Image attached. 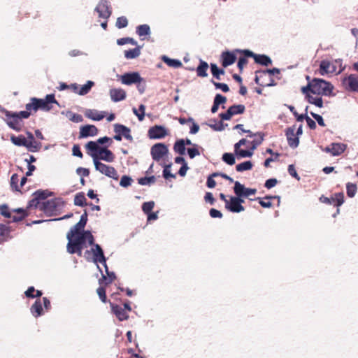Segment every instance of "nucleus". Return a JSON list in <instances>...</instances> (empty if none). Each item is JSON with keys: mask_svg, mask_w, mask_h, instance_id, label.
<instances>
[{"mask_svg": "<svg viewBox=\"0 0 358 358\" xmlns=\"http://www.w3.org/2000/svg\"><path fill=\"white\" fill-rule=\"evenodd\" d=\"M83 227L78 225V222L75 224L68 232L66 238L68 243L66 245L67 252L69 254H77L78 256H82V251L84 248H86V242L88 244H92L94 237L90 231H83Z\"/></svg>", "mask_w": 358, "mask_h": 358, "instance_id": "1", "label": "nucleus"}, {"mask_svg": "<svg viewBox=\"0 0 358 358\" xmlns=\"http://www.w3.org/2000/svg\"><path fill=\"white\" fill-rule=\"evenodd\" d=\"M88 155L93 159V156H96L97 160L105 161L106 162H113L115 159L113 153L106 147L97 145L96 143L88 142L85 145Z\"/></svg>", "mask_w": 358, "mask_h": 358, "instance_id": "2", "label": "nucleus"}, {"mask_svg": "<svg viewBox=\"0 0 358 358\" xmlns=\"http://www.w3.org/2000/svg\"><path fill=\"white\" fill-rule=\"evenodd\" d=\"M50 103L58 104L55 95L52 94L46 95L45 99L31 98L30 103H27L25 107L27 110H33L37 111L40 109L44 111H49L52 109Z\"/></svg>", "mask_w": 358, "mask_h": 358, "instance_id": "3", "label": "nucleus"}, {"mask_svg": "<svg viewBox=\"0 0 358 358\" xmlns=\"http://www.w3.org/2000/svg\"><path fill=\"white\" fill-rule=\"evenodd\" d=\"M334 89L333 85L320 78L312 80V94L317 95L330 96Z\"/></svg>", "mask_w": 358, "mask_h": 358, "instance_id": "4", "label": "nucleus"}, {"mask_svg": "<svg viewBox=\"0 0 358 358\" xmlns=\"http://www.w3.org/2000/svg\"><path fill=\"white\" fill-rule=\"evenodd\" d=\"M92 245V248L90 250H87L85 253V256L87 259L89 260L88 255L90 254L92 255V261L97 265V267L99 268L98 263L101 264L104 267H106V259L104 256L103 251L101 246L99 244H89Z\"/></svg>", "mask_w": 358, "mask_h": 358, "instance_id": "5", "label": "nucleus"}, {"mask_svg": "<svg viewBox=\"0 0 358 358\" xmlns=\"http://www.w3.org/2000/svg\"><path fill=\"white\" fill-rule=\"evenodd\" d=\"M64 201L61 198H55L41 203L40 210L50 215H53L56 211L63 208Z\"/></svg>", "mask_w": 358, "mask_h": 358, "instance_id": "6", "label": "nucleus"}, {"mask_svg": "<svg viewBox=\"0 0 358 358\" xmlns=\"http://www.w3.org/2000/svg\"><path fill=\"white\" fill-rule=\"evenodd\" d=\"M93 163L96 171L108 178H113L114 180L118 179L117 172L114 167L99 162L96 156H93Z\"/></svg>", "mask_w": 358, "mask_h": 358, "instance_id": "7", "label": "nucleus"}, {"mask_svg": "<svg viewBox=\"0 0 358 358\" xmlns=\"http://www.w3.org/2000/svg\"><path fill=\"white\" fill-rule=\"evenodd\" d=\"M94 10L98 13V17L103 20H108L112 13L110 4L108 0H100Z\"/></svg>", "mask_w": 358, "mask_h": 358, "instance_id": "8", "label": "nucleus"}, {"mask_svg": "<svg viewBox=\"0 0 358 358\" xmlns=\"http://www.w3.org/2000/svg\"><path fill=\"white\" fill-rule=\"evenodd\" d=\"M245 106L243 104H234L230 106L225 113H222L219 117L222 120H229L234 115L243 114Z\"/></svg>", "mask_w": 358, "mask_h": 358, "instance_id": "9", "label": "nucleus"}, {"mask_svg": "<svg viewBox=\"0 0 358 358\" xmlns=\"http://www.w3.org/2000/svg\"><path fill=\"white\" fill-rule=\"evenodd\" d=\"M347 148V145L341 143H331L329 145L322 148L321 150L327 153H331L332 156H339L343 153Z\"/></svg>", "mask_w": 358, "mask_h": 358, "instance_id": "10", "label": "nucleus"}, {"mask_svg": "<svg viewBox=\"0 0 358 358\" xmlns=\"http://www.w3.org/2000/svg\"><path fill=\"white\" fill-rule=\"evenodd\" d=\"M121 83L126 85H131L141 83L143 79L138 72L126 73L120 76Z\"/></svg>", "mask_w": 358, "mask_h": 358, "instance_id": "11", "label": "nucleus"}, {"mask_svg": "<svg viewBox=\"0 0 358 358\" xmlns=\"http://www.w3.org/2000/svg\"><path fill=\"white\" fill-rule=\"evenodd\" d=\"M6 122L9 127L17 131L21 130V120L19 118V115H17V113H12L9 111H6Z\"/></svg>", "mask_w": 358, "mask_h": 358, "instance_id": "12", "label": "nucleus"}, {"mask_svg": "<svg viewBox=\"0 0 358 358\" xmlns=\"http://www.w3.org/2000/svg\"><path fill=\"white\" fill-rule=\"evenodd\" d=\"M243 200L238 197L231 196L230 201L227 202L225 208L233 213H240L244 210V207L241 205Z\"/></svg>", "mask_w": 358, "mask_h": 358, "instance_id": "13", "label": "nucleus"}, {"mask_svg": "<svg viewBox=\"0 0 358 358\" xmlns=\"http://www.w3.org/2000/svg\"><path fill=\"white\" fill-rule=\"evenodd\" d=\"M343 84L345 85V90L351 92H358V76L350 74L343 78Z\"/></svg>", "mask_w": 358, "mask_h": 358, "instance_id": "14", "label": "nucleus"}, {"mask_svg": "<svg viewBox=\"0 0 358 358\" xmlns=\"http://www.w3.org/2000/svg\"><path fill=\"white\" fill-rule=\"evenodd\" d=\"M295 126L288 127L286 129L285 135L287 139V143L292 148H296L299 146V136L295 134Z\"/></svg>", "mask_w": 358, "mask_h": 358, "instance_id": "15", "label": "nucleus"}, {"mask_svg": "<svg viewBox=\"0 0 358 358\" xmlns=\"http://www.w3.org/2000/svg\"><path fill=\"white\" fill-rule=\"evenodd\" d=\"M109 95L113 102H119L126 99L127 93L122 88H112L109 90Z\"/></svg>", "mask_w": 358, "mask_h": 358, "instance_id": "16", "label": "nucleus"}, {"mask_svg": "<svg viewBox=\"0 0 358 358\" xmlns=\"http://www.w3.org/2000/svg\"><path fill=\"white\" fill-rule=\"evenodd\" d=\"M98 134V129L94 125H85L80 129V138L95 136Z\"/></svg>", "mask_w": 358, "mask_h": 358, "instance_id": "17", "label": "nucleus"}, {"mask_svg": "<svg viewBox=\"0 0 358 358\" xmlns=\"http://www.w3.org/2000/svg\"><path fill=\"white\" fill-rule=\"evenodd\" d=\"M85 115L92 120L100 121L105 117L106 112L99 111L95 109H87L85 112Z\"/></svg>", "mask_w": 358, "mask_h": 358, "instance_id": "18", "label": "nucleus"}, {"mask_svg": "<svg viewBox=\"0 0 358 358\" xmlns=\"http://www.w3.org/2000/svg\"><path fill=\"white\" fill-rule=\"evenodd\" d=\"M10 227L0 224V243H3L12 239Z\"/></svg>", "mask_w": 358, "mask_h": 358, "instance_id": "19", "label": "nucleus"}, {"mask_svg": "<svg viewBox=\"0 0 358 358\" xmlns=\"http://www.w3.org/2000/svg\"><path fill=\"white\" fill-rule=\"evenodd\" d=\"M222 65L224 67H227L233 64L236 60V56L233 52L229 51L223 52L222 54Z\"/></svg>", "mask_w": 358, "mask_h": 358, "instance_id": "20", "label": "nucleus"}, {"mask_svg": "<svg viewBox=\"0 0 358 358\" xmlns=\"http://www.w3.org/2000/svg\"><path fill=\"white\" fill-rule=\"evenodd\" d=\"M110 305L113 313L116 315L119 320L123 321L127 320L129 317L128 312L118 305H114L112 303Z\"/></svg>", "mask_w": 358, "mask_h": 358, "instance_id": "21", "label": "nucleus"}, {"mask_svg": "<svg viewBox=\"0 0 358 358\" xmlns=\"http://www.w3.org/2000/svg\"><path fill=\"white\" fill-rule=\"evenodd\" d=\"M335 71V67L328 60H322L320 64L319 72L320 75L324 76L329 73H333Z\"/></svg>", "mask_w": 358, "mask_h": 358, "instance_id": "22", "label": "nucleus"}, {"mask_svg": "<svg viewBox=\"0 0 358 358\" xmlns=\"http://www.w3.org/2000/svg\"><path fill=\"white\" fill-rule=\"evenodd\" d=\"M30 311L34 317H38L44 314V310L41 299H38L34 302L30 308Z\"/></svg>", "mask_w": 358, "mask_h": 358, "instance_id": "23", "label": "nucleus"}, {"mask_svg": "<svg viewBox=\"0 0 358 358\" xmlns=\"http://www.w3.org/2000/svg\"><path fill=\"white\" fill-rule=\"evenodd\" d=\"M114 131L116 134L123 136L125 138L131 140L132 138L130 134V129L122 124H116L114 125Z\"/></svg>", "mask_w": 358, "mask_h": 358, "instance_id": "24", "label": "nucleus"}, {"mask_svg": "<svg viewBox=\"0 0 358 358\" xmlns=\"http://www.w3.org/2000/svg\"><path fill=\"white\" fill-rule=\"evenodd\" d=\"M162 60L166 63L169 67L174 69H178L182 66V64L180 60L176 59H171L166 55L161 57Z\"/></svg>", "mask_w": 358, "mask_h": 358, "instance_id": "25", "label": "nucleus"}, {"mask_svg": "<svg viewBox=\"0 0 358 358\" xmlns=\"http://www.w3.org/2000/svg\"><path fill=\"white\" fill-rule=\"evenodd\" d=\"M254 60L257 64H261V65L265 66H268V65L272 64L271 59L266 55L257 54Z\"/></svg>", "mask_w": 358, "mask_h": 358, "instance_id": "26", "label": "nucleus"}, {"mask_svg": "<svg viewBox=\"0 0 358 358\" xmlns=\"http://www.w3.org/2000/svg\"><path fill=\"white\" fill-rule=\"evenodd\" d=\"M208 64L206 62L200 60L199 65L196 68V73L199 77L205 78L208 76L207 70Z\"/></svg>", "mask_w": 358, "mask_h": 358, "instance_id": "27", "label": "nucleus"}, {"mask_svg": "<svg viewBox=\"0 0 358 358\" xmlns=\"http://www.w3.org/2000/svg\"><path fill=\"white\" fill-rule=\"evenodd\" d=\"M62 115H65L69 120L73 122L79 123L83 122V118L81 115L73 113L71 110L62 111Z\"/></svg>", "mask_w": 358, "mask_h": 358, "instance_id": "28", "label": "nucleus"}, {"mask_svg": "<svg viewBox=\"0 0 358 358\" xmlns=\"http://www.w3.org/2000/svg\"><path fill=\"white\" fill-rule=\"evenodd\" d=\"M173 150L176 153H178L180 155H183L185 153V139H179L176 141Z\"/></svg>", "mask_w": 358, "mask_h": 358, "instance_id": "29", "label": "nucleus"}, {"mask_svg": "<svg viewBox=\"0 0 358 358\" xmlns=\"http://www.w3.org/2000/svg\"><path fill=\"white\" fill-rule=\"evenodd\" d=\"M141 54V47L138 46L134 49L124 51V57L127 59H132L138 57Z\"/></svg>", "mask_w": 358, "mask_h": 358, "instance_id": "30", "label": "nucleus"}, {"mask_svg": "<svg viewBox=\"0 0 358 358\" xmlns=\"http://www.w3.org/2000/svg\"><path fill=\"white\" fill-rule=\"evenodd\" d=\"M11 142L17 146H24L26 148L27 139L22 135H20L17 136H12L10 137Z\"/></svg>", "mask_w": 358, "mask_h": 358, "instance_id": "31", "label": "nucleus"}, {"mask_svg": "<svg viewBox=\"0 0 358 358\" xmlns=\"http://www.w3.org/2000/svg\"><path fill=\"white\" fill-rule=\"evenodd\" d=\"M306 100L308 103L313 104L319 108L323 107L322 99L320 96H313L310 94H306Z\"/></svg>", "mask_w": 358, "mask_h": 358, "instance_id": "32", "label": "nucleus"}, {"mask_svg": "<svg viewBox=\"0 0 358 358\" xmlns=\"http://www.w3.org/2000/svg\"><path fill=\"white\" fill-rule=\"evenodd\" d=\"M136 34L139 37H145L150 34V29L148 24L139 25L136 27Z\"/></svg>", "mask_w": 358, "mask_h": 358, "instance_id": "33", "label": "nucleus"}, {"mask_svg": "<svg viewBox=\"0 0 358 358\" xmlns=\"http://www.w3.org/2000/svg\"><path fill=\"white\" fill-rule=\"evenodd\" d=\"M41 148V143L35 141H27L26 148L32 152H38Z\"/></svg>", "mask_w": 358, "mask_h": 358, "instance_id": "34", "label": "nucleus"}, {"mask_svg": "<svg viewBox=\"0 0 358 358\" xmlns=\"http://www.w3.org/2000/svg\"><path fill=\"white\" fill-rule=\"evenodd\" d=\"M94 85V83L91 80H88L85 85L80 87L78 95L84 96L90 92L92 87Z\"/></svg>", "mask_w": 358, "mask_h": 358, "instance_id": "35", "label": "nucleus"}, {"mask_svg": "<svg viewBox=\"0 0 358 358\" xmlns=\"http://www.w3.org/2000/svg\"><path fill=\"white\" fill-rule=\"evenodd\" d=\"M106 270V273L108 275V277L105 276L103 274L102 275L103 277L101 279H99V284H102L103 282H105V284H109L115 278V275L113 272H109L108 266L104 267Z\"/></svg>", "mask_w": 358, "mask_h": 358, "instance_id": "36", "label": "nucleus"}, {"mask_svg": "<svg viewBox=\"0 0 358 358\" xmlns=\"http://www.w3.org/2000/svg\"><path fill=\"white\" fill-rule=\"evenodd\" d=\"M253 165L250 161H245L238 164L236 166V170L238 172H243L252 169Z\"/></svg>", "mask_w": 358, "mask_h": 358, "instance_id": "37", "label": "nucleus"}, {"mask_svg": "<svg viewBox=\"0 0 358 358\" xmlns=\"http://www.w3.org/2000/svg\"><path fill=\"white\" fill-rule=\"evenodd\" d=\"M171 166H172L171 163H170L169 164L164 165L163 177L166 180H168L169 178H176V174L172 173L171 172Z\"/></svg>", "mask_w": 358, "mask_h": 358, "instance_id": "38", "label": "nucleus"}, {"mask_svg": "<svg viewBox=\"0 0 358 358\" xmlns=\"http://www.w3.org/2000/svg\"><path fill=\"white\" fill-rule=\"evenodd\" d=\"M245 186L242 185L238 181L234 182V193L238 198L243 196V194L245 193Z\"/></svg>", "mask_w": 358, "mask_h": 358, "instance_id": "39", "label": "nucleus"}, {"mask_svg": "<svg viewBox=\"0 0 358 358\" xmlns=\"http://www.w3.org/2000/svg\"><path fill=\"white\" fill-rule=\"evenodd\" d=\"M86 198L84 193L80 192L77 194L74 198V204L78 206H84L86 205Z\"/></svg>", "mask_w": 358, "mask_h": 358, "instance_id": "40", "label": "nucleus"}, {"mask_svg": "<svg viewBox=\"0 0 358 358\" xmlns=\"http://www.w3.org/2000/svg\"><path fill=\"white\" fill-rule=\"evenodd\" d=\"M222 159L228 165H234L236 162V159L232 153L225 152L222 155Z\"/></svg>", "mask_w": 358, "mask_h": 358, "instance_id": "41", "label": "nucleus"}, {"mask_svg": "<svg viewBox=\"0 0 358 358\" xmlns=\"http://www.w3.org/2000/svg\"><path fill=\"white\" fill-rule=\"evenodd\" d=\"M208 126L215 131H222L227 126V124H224L222 121L217 122L215 120H213V123L208 124Z\"/></svg>", "mask_w": 358, "mask_h": 358, "instance_id": "42", "label": "nucleus"}, {"mask_svg": "<svg viewBox=\"0 0 358 358\" xmlns=\"http://www.w3.org/2000/svg\"><path fill=\"white\" fill-rule=\"evenodd\" d=\"M53 194L52 192H49L48 190H38L34 193V196L36 198L40 201V200H44L47 197L50 196Z\"/></svg>", "mask_w": 358, "mask_h": 358, "instance_id": "43", "label": "nucleus"}, {"mask_svg": "<svg viewBox=\"0 0 358 358\" xmlns=\"http://www.w3.org/2000/svg\"><path fill=\"white\" fill-rule=\"evenodd\" d=\"M210 69L213 77H215L217 80L220 79V75L224 73V69H219L215 64H210Z\"/></svg>", "mask_w": 358, "mask_h": 358, "instance_id": "44", "label": "nucleus"}, {"mask_svg": "<svg viewBox=\"0 0 358 358\" xmlns=\"http://www.w3.org/2000/svg\"><path fill=\"white\" fill-rule=\"evenodd\" d=\"M280 71L278 68H273L271 69H266L264 71H257V73L261 74V77H266L267 74L273 76L280 73Z\"/></svg>", "mask_w": 358, "mask_h": 358, "instance_id": "45", "label": "nucleus"}, {"mask_svg": "<svg viewBox=\"0 0 358 358\" xmlns=\"http://www.w3.org/2000/svg\"><path fill=\"white\" fill-rule=\"evenodd\" d=\"M347 194L349 197L352 198L355 196L357 187L355 184L348 182L346 185Z\"/></svg>", "mask_w": 358, "mask_h": 358, "instance_id": "46", "label": "nucleus"}, {"mask_svg": "<svg viewBox=\"0 0 358 358\" xmlns=\"http://www.w3.org/2000/svg\"><path fill=\"white\" fill-rule=\"evenodd\" d=\"M127 43H130L133 45H137L136 41H135L133 38L125 37L117 40V44L119 45H123Z\"/></svg>", "mask_w": 358, "mask_h": 358, "instance_id": "47", "label": "nucleus"}, {"mask_svg": "<svg viewBox=\"0 0 358 358\" xmlns=\"http://www.w3.org/2000/svg\"><path fill=\"white\" fill-rule=\"evenodd\" d=\"M155 182V176L143 177L138 179V183L141 185H150Z\"/></svg>", "mask_w": 358, "mask_h": 358, "instance_id": "48", "label": "nucleus"}, {"mask_svg": "<svg viewBox=\"0 0 358 358\" xmlns=\"http://www.w3.org/2000/svg\"><path fill=\"white\" fill-rule=\"evenodd\" d=\"M238 158L251 157L253 155V152L251 150H241L235 152Z\"/></svg>", "mask_w": 358, "mask_h": 358, "instance_id": "49", "label": "nucleus"}, {"mask_svg": "<svg viewBox=\"0 0 358 358\" xmlns=\"http://www.w3.org/2000/svg\"><path fill=\"white\" fill-rule=\"evenodd\" d=\"M169 152L168 147L162 143H158V159Z\"/></svg>", "mask_w": 358, "mask_h": 358, "instance_id": "50", "label": "nucleus"}, {"mask_svg": "<svg viewBox=\"0 0 358 358\" xmlns=\"http://www.w3.org/2000/svg\"><path fill=\"white\" fill-rule=\"evenodd\" d=\"M198 145L193 144L192 148H187V154L190 159L194 158L196 156L200 155V152L198 150Z\"/></svg>", "mask_w": 358, "mask_h": 358, "instance_id": "51", "label": "nucleus"}, {"mask_svg": "<svg viewBox=\"0 0 358 358\" xmlns=\"http://www.w3.org/2000/svg\"><path fill=\"white\" fill-rule=\"evenodd\" d=\"M334 204L336 206H341L344 203V194L343 193H337L335 194V197L332 198Z\"/></svg>", "mask_w": 358, "mask_h": 358, "instance_id": "52", "label": "nucleus"}, {"mask_svg": "<svg viewBox=\"0 0 358 358\" xmlns=\"http://www.w3.org/2000/svg\"><path fill=\"white\" fill-rule=\"evenodd\" d=\"M127 25H128V20H127V17H124V16H121V17H117V21H116V23H115V26H116L118 29H122V28H124V27H126Z\"/></svg>", "mask_w": 358, "mask_h": 358, "instance_id": "53", "label": "nucleus"}, {"mask_svg": "<svg viewBox=\"0 0 358 358\" xmlns=\"http://www.w3.org/2000/svg\"><path fill=\"white\" fill-rule=\"evenodd\" d=\"M219 175V173L218 172H216V173H212L211 175H210L208 178H207V181H206V185L208 188H214L216 185V182L215 180L213 179L214 177H216V176H218Z\"/></svg>", "mask_w": 358, "mask_h": 358, "instance_id": "54", "label": "nucleus"}, {"mask_svg": "<svg viewBox=\"0 0 358 358\" xmlns=\"http://www.w3.org/2000/svg\"><path fill=\"white\" fill-rule=\"evenodd\" d=\"M258 136H259V138L255 139L251 143L252 147H251L250 150H252V152H254V150L257 148V147L258 145H259L264 141V134L262 133L259 132Z\"/></svg>", "mask_w": 358, "mask_h": 358, "instance_id": "55", "label": "nucleus"}, {"mask_svg": "<svg viewBox=\"0 0 358 358\" xmlns=\"http://www.w3.org/2000/svg\"><path fill=\"white\" fill-rule=\"evenodd\" d=\"M155 206L154 201L145 202L142 206L143 211L147 215L152 210Z\"/></svg>", "mask_w": 358, "mask_h": 358, "instance_id": "56", "label": "nucleus"}, {"mask_svg": "<svg viewBox=\"0 0 358 358\" xmlns=\"http://www.w3.org/2000/svg\"><path fill=\"white\" fill-rule=\"evenodd\" d=\"M132 179L131 177L127 176H123L121 178L120 185L123 187H127L131 185Z\"/></svg>", "mask_w": 358, "mask_h": 358, "instance_id": "57", "label": "nucleus"}, {"mask_svg": "<svg viewBox=\"0 0 358 358\" xmlns=\"http://www.w3.org/2000/svg\"><path fill=\"white\" fill-rule=\"evenodd\" d=\"M18 180L19 178L17 174L15 173L11 176L10 186L16 191H20V187L17 185Z\"/></svg>", "mask_w": 358, "mask_h": 358, "instance_id": "58", "label": "nucleus"}, {"mask_svg": "<svg viewBox=\"0 0 358 358\" xmlns=\"http://www.w3.org/2000/svg\"><path fill=\"white\" fill-rule=\"evenodd\" d=\"M212 83L214 85L216 89H220L224 92H227L229 91V86L225 83H216L214 80H211Z\"/></svg>", "mask_w": 358, "mask_h": 358, "instance_id": "59", "label": "nucleus"}, {"mask_svg": "<svg viewBox=\"0 0 358 358\" xmlns=\"http://www.w3.org/2000/svg\"><path fill=\"white\" fill-rule=\"evenodd\" d=\"M289 110L292 113V114L296 117V120L299 122H301L304 120V114L299 115L296 110H295V108L293 106H287Z\"/></svg>", "mask_w": 358, "mask_h": 358, "instance_id": "60", "label": "nucleus"}, {"mask_svg": "<svg viewBox=\"0 0 358 358\" xmlns=\"http://www.w3.org/2000/svg\"><path fill=\"white\" fill-rule=\"evenodd\" d=\"M226 101H227V98L220 94H217L215 95V96L214 98V101H213V102H215L218 106L225 103Z\"/></svg>", "mask_w": 358, "mask_h": 358, "instance_id": "61", "label": "nucleus"}, {"mask_svg": "<svg viewBox=\"0 0 358 358\" xmlns=\"http://www.w3.org/2000/svg\"><path fill=\"white\" fill-rule=\"evenodd\" d=\"M96 292H97V294L99 295L100 299L101 300V301L105 303L106 301V289H105V288L103 287H102V286H100L96 289Z\"/></svg>", "mask_w": 358, "mask_h": 358, "instance_id": "62", "label": "nucleus"}, {"mask_svg": "<svg viewBox=\"0 0 358 358\" xmlns=\"http://www.w3.org/2000/svg\"><path fill=\"white\" fill-rule=\"evenodd\" d=\"M0 213L5 217H11V213L6 205H2L0 206Z\"/></svg>", "mask_w": 358, "mask_h": 358, "instance_id": "63", "label": "nucleus"}, {"mask_svg": "<svg viewBox=\"0 0 358 358\" xmlns=\"http://www.w3.org/2000/svg\"><path fill=\"white\" fill-rule=\"evenodd\" d=\"M288 173L290 176L296 178L297 180H300V177L299 176L295 167L293 164H290L288 166Z\"/></svg>", "mask_w": 358, "mask_h": 358, "instance_id": "64", "label": "nucleus"}]
</instances>
